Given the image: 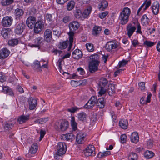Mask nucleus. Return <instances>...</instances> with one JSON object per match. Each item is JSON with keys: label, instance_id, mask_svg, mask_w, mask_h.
Segmentation results:
<instances>
[{"label": "nucleus", "instance_id": "obj_1", "mask_svg": "<svg viewBox=\"0 0 160 160\" xmlns=\"http://www.w3.org/2000/svg\"><path fill=\"white\" fill-rule=\"evenodd\" d=\"M80 24L79 22L77 21L72 22L69 24L70 31L68 33L69 36V41H70V45L68 48V51L71 49L73 42V36L74 34V32L78 30Z\"/></svg>", "mask_w": 160, "mask_h": 160}, {"label": "nucleus", "instance_id": "obj_2", "mask_svg": "<svg viewBox=\"0 0 160 160\" xmlns=\"http://www.w3.org/2000/svg\"><path fill=\"white\" fill-rule=\"evenodd\" d=\"M131 13V10L129 8H124L120 12L118 17L119 24L123 25L126 24L129 21Z\"/></svg>", "mask_w": 160, "mask_h": 160}, {"label": "nucleus", "instance_id": "obj_3", "mask_svg": "<svg viewBox=\"0 0 160 160\" xmlns=\"http://www.w3.org/2000/svg\"><path fill=\"white\" fill-rule=\"evenodd\" d=\"M90 58L92 60L89 64V71L91 73H93L98 70L99 62L97 59L99 58L98 55H92L90 56Z\"/></svg>", "mask_w": 160, "mask_h": 160}, {"label": "nucleus", "instance_id": "obj_4", "mask_svg": "<svg viewBox=\"0 0 160 160\" xmlns=\"http://www.w3.org/2000/svg\"><path fill=\"white\" fill-rule=\"evenodd\" d=\"M54 127L58 131H64L68 128V123L66 120H60L55 122Z\"/></svg>", "mask_w": 160, "mask_h": 160}, {"label": "nucleus", "instance_id": "obj_5", "mask_svg": "<svg viewBox=\"0 0 160 160\" xmlns=\"http://www.w3.org/2000/svg\"><path fill=\"white\" fill-rule=\"evenodd\" d=\"M119 43L116 40L108 42L106 45L105 48L109 52H111L118 48Z\"/></svg>", "mask_w": 160, "mask_h": 160}, {"label": "nucleus", "instance_id": "obj_6", "mask_svg": "<svg viewBox=\"0 0 160 160\" xmlns=\"http://www.w3.org/2000/svg\"><path fill=\"white\" fill-rule=\"evenodd\" d=\"M83 153L86 157L94 156L96 154L94 147L92 145H89L83 150Z\"/></svg>", "mask_w": 160, "mask_h": 160}, {"label": "nucleus", "instance_id": "obj_7", "mask_svg": "<svg viewBox=\"0 0 160 160\" xmlns=\"http://www.w3.org/2000/svg\"><path fill=\"white\" fill-rule=\"evenodd\" d=\"M57 152L60 155L65 153L67 150L66 144L64 142H59L57 146Z\"/></svg>", "mask_w": 160, "mask_h": 160}, {"label": "nucleus", "instance_id": "obj_8", "mask_svg": "<svg viewBox=\"0 0 160 160\" xmlns=\"http://www.w3.org/2000/svg\"><path fill=\"white\" fill-rule=\"evenodd\" d=\"M44 24L42 21L38 20L37 22L34 26V31L35 33H38L43 28Z\"/></svg>", "mask_w": 160, "mask_h": 160}, {"label": "nucleus", "instance_id": "obj_9", "mask_svg": "<svg viewBox=\"0 0 160 160\" xmlns=\"http://www.w3.org/2000/svg\"><path fill=\"white\" fill-rule=\"evenodd\" d=\"M136 29V27L131 23H129L127 25L126 33L128 38H131L135 31Z\"/></svg>", "mask_w": 160, "mask_h": 160}, {"label": "nucleus", "instance_id": "obj_10", "mask_svg": "<svg viewBox=\"0 0 160 160\" xmlns=\"http://www.w3.org/2000/svg\"><path fill=\"white\" fill-rule=\"evenodd\" d=\"M36 22V18L33 16H30L27 19L26 23L30 29H32Z\"/></svg>", "mask_w": 160, "mask_h": 160}, {"label": "nucleus", "instance_id": "obj_11", "mask_svg": "<svg viewBox=\"0 0 160 160\" xmlns=\"http://www.w3.org/2000/svg\"><path fill=\"white\" fill-rule=\"evenodd\" d=\"M13 21L12 18L11 17H5L2 21V25L4 27H8L11 26Z\"/></svg>", "mask_w": 160, "mask_h": 160}, {"label": "nucleus", "instance_id": "obj_12", "mask_svg": "<svg viewBox=\"0 0 160 160\" xmlns=\"http://www.w3.org/2000/svg\"><path fill=\"white\" fill-rule=\"evenodd\" d=\"M38 146L37 143H33L31 146L28 153L26 155V156L28 157H32V155L31 154L35 153L38 150Z\"/></svg>", "mask_w": 160, "mask_h": 160}, {"label": "nucleus", "instance_id": "obj_13", "mask_svg": "<svg viewBox=\"0 0 160 160\" xmlns=\"http://www.w3.org/2000/svg\"><path fill=\"white\" fill-rule=\"evenodd\" d=\"M25 27V24L22 22L19 23L17 26L15 32L17 34H21Z\"/></svg>", "mask_w": 160, "mask_h": 160}, {"label": "nucleus", "instance_id": "obj_14", "mask_svg": "<svg viewBox=\"0 0 160 160\" xmlns=\"http://www.w3.org/2000/svg\"><path fill=\"white\" fill-rule=\"evenodd\" d=\"M29 109L31 110H34L37 106V100L36 99L32 97L29 98L28 100Z\"/></svg>", "mask_w": 160, "mask_h": 160}, {"label": "nucleus", "instance_id": "obj_15", "mask_svg": "<svg viewBox=\"0 0 160 160\" xmlns=\"http://www.w3.org/2000/svg\"><path fill=\"white\" fill-rule=\"evenodd\" d=\"M82 53L81 50L76 49L72 52V57L74 59H79L82 57Z\"/></svg>", "mask_w": 160, "mask_h": 160}, {"label": "nucleus", "instance_id": "obj_16", "mask_svg": "<svg viewBox=\"0 0 160 160\" xmlns=\"http://www.w3.org/2000/svg\"><path fill=\"white\" fill-rule=\"evenodd\" d=\"M52 32L49 29H47L45 31L44 33V37L47 42H50L52 38Z\"/></svg>", "mask_w": 160, "mask_h": 160}, {"label": "nucleus", "instance_id": "obj_17", "mask_svg": "<svg viewBox=\"0 0 160 160\" xmlns=\"http://www.w3.org/2000/svg\"><path fill=\"white\" fill-rule=\"evenodd\" d=\"M24 13V12L23 10L17 8L15 10V15L16 19H20L22 18Z\"/></svg>", "mask_w": 160, "mask_h": 160}, {"label": "nucleus", "instance_id": "obj_18", "mask_svg": "<svg viewBox=\"0 0 160 160\" xmlns=\"http://www.w3.org/2000/svg\"><path fill=\"white\" fill-rule=\"evenodd\" d=\"M77 115L78 120L82 122L86 121L88 118V115L85 112H79Z\"/></svg>", "mask_w": 160, "mask_h": 160}, {"label": "nucleus", "instance_id": "obj_19", "mask_svg": "<svg viewBox=\"0 0 160 160\" xmlns=\"http://www.w3.org/2000/svg\"><path fill=\"white\" fill-rule=\"evenodd\" d=\"M86 136L85 134L82 133H78L76 137V140L79 144H81L84 142V140L85 137Z\"/></svg>", "mask_w": 160, "mask_h": 160}, {"label": "nucleus", "instance_id": "obj_20", "mask_svg": "<svg viewBox=\"0 0 160 160\" xmlns=\"http://www.w3.org/2000/svg\"><path fill=\"white\" fill-rule=\"evenodd\" d=\"M108 5V3L107 1L102 0L98 4V8L99 10L103 11L107 8Z\"/></svg>", "mask_w": 160, "mask_h": 160}, {"label": "nucleus", "instance_id": "obj_21", "mask_svg": "<svg viewBox=\"0 0 160 160\" xmlns=\"http://www.w3.org/2000/svg\"><path fill=\"white\" fill-rule=\"evenodd\" d=\"M29 119V115H21L19 116L18 119V121L20 124L25 123Z\"/></svg>", "mask_w": 160, "mask_h": 160}, {"label": "nucleus", "instance_id": "obj_22", "mask_svg": "<svg viewBox=\"0 0 160 160\" xmlns=\"http://www.w3.org/2000/svg\"><path fill=\"white\" fill-rule=\"evenodd\" d=\"M10 53L9 51L6 48L2 49L1 52V59H4L7 57Z\"/></svg>", "mask_w": 160, "mask_h": 160}, {"label": "nucleus", "instance_id": "obj_23", "mask_svg": "<svg viewBox=\"0 0 160 160\" xmlns=\"http://www.w3.org/2000/svg\"><path fill=\"white\" fill-rule=\"evenodd\" d=\"M131 142L136 143L139 141V136L138 133L136 132L132 133L130 137Z\"/></svg>", "mask_w": 160, "mask_h": 160}, {"label": "nucleus", "instance_id": "obj_24", "mask_svg": "<svg viewBox=\"0 0 160 160\" xmlns=\"http://www.w3.org/2000/svg\"><path fill=\"white\" fill-rule=\"evenodd\" d=\"M42 38L40 37H36L34 40V44H32V47H35L36 48L38 47L40 44L42 43Z\"/></svg>", "mask_w": 160, "mask_h": 160}, {"label": "nucleus", "instance_id": "obj_25", "mask_svg": "<svg viewBox=\"0 0 160 160\" xmlns=\"http://www.w3.org/2000/svg\"><path fill=\"white\" fill-rule=\"evenodd\" d=\"M159 4L157 2H154L152 5V12L155 14H157L159 11Z\"/></svg>", "mask_w": 160, "mask_h": 160}, {"label": "nucleus", "instance_id": "obj_26", "mask_svg": "<svg viewBox=\"0 0 160 160\" xmlns=\"http://www.w3.org/2000/svg\"><path fill=\"white\" fill-rule=\"evenodd\" d=\"M92 8L91 6H89L87 8L85 9L82 14L83 17L84 18H88L90 14L91 11H92Z\"/></svg>", "mask_w": 160, "mask_h": 160}, {"label": "nucleus", "instance_id": "obj_27", "mask_svg": "<svg viewBox=\"0 0 160 160\" xmlns=\"http://www.w3.org/2000/svg\"><path fill=\"white\" fill-rule=\"evenodd\" d=\"M119 125L123 129H127L128 126V122L127 120L126 119H121L119 122Z\"/></svg>", "mask_w": 160, "mask_h": 160}, {"label": "nucleus", "instance_id": "obj_28", "mask_svg": "<svg viewBox=\"0 0 160 160\" xmlns=\"http://www.w3.org/2000/svg\"><path fill=\"white\" fill-rule=\"evenodd\" d=\"M105 104V102L104 99L103 98H99L96 103L97 106L100 108H103Z\"/></svg>", "mask_w": 160, "mask_h": 160}, {"label": "nucleus", "instance_id": "obj_29", "mask_svg": "<svg viewBox=\"0 0 160 160\" xmlns=\"http://www.w3.org/2000/svg\"><path fill=\"white\" fill-rule=\"evenodd\" d=\"M62 139L64 140L69 141L72 140L74 138V135L71 133H68L62 135L61 136Z\"/></svg>", "mask_w": 160, "mask_h": 160}, {"label": "nucleus", "instance_id": "obj_30", "mask_svg": "<svg viewBox=\"0 0 160 160\" xmlns=\"http://www.w3.org/2000/svg\"><path fill=\"white\" fill-rule=\"evenodd\" d=\"M115 85L113 84H109L108 85V91L109 95L112 96L115 92Z\"/></svg>", "mask_w": 160, "mask_h": 160}, {"label": "nucleus", "instance_id": "obj_31", "mask_svg": "<svg viewBox=\"0 0 160 160\" xmlns=\"http://www.w3.org/2000/svg\"><path fill=\"white\" fill-rule=\"evenodd\" d=\"M101 30V28L99 26H95L93 28L92 34L94 36L98 35Z\"/></svg>", "mask_w": 160, "mask_h": 160}, {"label": "nucleus", "instance_id": "obj_32", "mask_svg": "<svg viewBox=\"0 0 160 160\" xmlns=\"http://www.w3.org/2000/svg\"><path fill=\"white\" fill-rule=\"evenodd\" d=\"M69 43V45L70 42H69L68 41L60 42L58 45V47L60 49H64L67 47Z\"/></svg>", "mask_w": 160, "mask_h": 160}, {"label": "nucleus", "instance_id": "obj_33", "mask_svg": "<svg viewBox=\"0 0 160 160\" xmlns=\"http://www.w3.org/2000/svg\"><path fill=\"white\" fill-rule=\"evenodd\" d=\"M154 155V153L152 151L149 150L146 151L144 153V157L147 159L152 158Z\"/></svg>", "mask_w": 160, "mask_h": 160}, {"label": "nucleus", "instance_id": "obj_34", "mask_svg": "<svg viewBox=\"0 0 160 160\" xmlns=\"http://www.w3.org/2000/svg\"><path fill=\"white\" fill-rule=\"evenodd\" d=\"M19 39H12L9 40L8 41V44L9 45L12 46H14L17 45L19 42Z\"/></svg>", "mask_w": 160, "mask_h": 160}, {"label": "nucleus", "instance_id": "obj_35", "mask_svg": "<svg viewBox=\"0 0 160 160\" xmlns=\"http://www.w3.org/2000/svg\"><path fill=\"white\" fill-rule=\"evenodd\" d=\"M75 3L74 1L71 0L68 2L67 6V9L68 11H71L74 8Z\"/></svg>", "mask_w": 160, "mask_h": 160}, {"label": "nucleus", "instance_id": "obj_36", "mask_svg": "<svg viewBox=\"0 0 160 160\" xmlns=\"http://www.w3.org/2000/svg\"><path fill=\"white\" fill-rule=\"evenodd\" d=\"M108 83V81L105 78H101L99 81V86L101 88H104Z\"/></svg>", "mask_w": 160, "mask_h": 160}, {"label": "nucleus", "instance_id": "obj_37", "mask_svg": "<svg viewBox=\"0 0 160 160\" xmlns=\"http://www.w3.org/2000/svg\"><path fill=\"white\" fill-rule=\"evenodd\" d=\"M142 23L144 25H146L148 24L149 19L146 14L143 15L142 18Z\"/></svg>", "mask_w": 160, "mask_h": 160}, {"label": "nucleus", "instance_id": "obj_38", "mask_svg": "<svg viewBox=\"0 0 160 160\" xmlns=\"http://www.w3.org/2000/svg\"><path fill=\"white\" fill-rule=\"evenodd\" d=\"M95 104L90 99L84 105V107L85 108L89 109L93 107Z\"/></svg>", "mask_w": 160, "mask_h": 160}, {"label": "nucleus", "instance_id": "obj_39", "mask_svg": "<svg viewBox=\"0 0 160 160\" xmlns=\"http://www.w3.org/2000/svg\"><path fill=\"white\" fill-rule=\"evenodd\" d=\"M71 122L72 129L73 130L75 131L77 129V123L75 122L74 117H72Z\"/></svg>", "mask_w": 160, "mask_h": 160}, {"label": "nucleus", "instance_id": "obj_40", "mask_svg": "<svg viewBox=\"0 0 160 160\" xmlns=\"http://www.w3.org/2000/svg\"><path fill=\"white\" fill-rule=\"evenodd\" d=\"M129 160H137L138 159V155L134 152H131L128 156Z\"/></svg>", "mask_w": 160, "mask_h": 160}, {"label": "nucleus", "instance_id": "obj_41", "mask_svg": "<svg viewBox=\"0 0 160 160\" xmlns=\"http://www.w3.org/2000/svg\"><path fill=\"white\" fill-rule=\"evenodd\" d=\"M9 29L4 28L1 31V34L4 38H6L8 37Z\"/></svg>", "mask_w": 160, "mask_h": 160}, {"label": "nucleus", "instance_id": "obj_42", "mask_svg": "<svg viewBox=\"0 0 160 160\" xmlns=\"http://www.w3.org/2000/svg\"><path fill=\"white\" fill-rule=\"evenodd\" d=\"M44 16L45 20L47 21V22H52V21L53 18L52 14L46 13L44 15Z\"/></svg>", "mask_w": 160, "mask_h": 160}, {"label": "nucleus", "instance_id": "obj_43", "mask_svg": "<svg viewBox=\"0 0 160 160\" xmlns=\"http://www.w3.org/2000/svg\"><path fill=\"white\" fill-rule=\"evenodd\" d=\"M34 65V68L35 69H38L40 71H42V70L40 69L41 68V65L40 64V62L36 60L33 62Z\"/></svg>", "mask_w": 160, "mask_h": 160}, {"label": "nucleus", "instance_id": "obj_44", "mask_svg": "<svg viewBox=\"0 0 160 160\" xmlns=\"http://www.w3.org/2000/svg\"><path fill=\"white\" fill-rule=\"evenodd\" d=\"M14 2L13 0H2L1 4L2 6L8 5Z\"/></svg>", "mask_w": 160, "mask_h": 160}, {"label": "nucleus", "instance_id": "obj_45", "mask_svg": "<svg viewBox=\"0 0 160 160\" xmlns=\"http://www.w3.org/2000/svg\"><path fill=\"white\" fill-rule=\"evenodd\" d=\"M87 49L88 52H92L94 50V48L93 44L91 43H88L86 44Z\"/></svg>", "mask_w": 160, "mask_h": 160}, {"label": "nucleus", "instance_id": "obj_46", "mask_svg": "<svg viewBox=\"0 0 160 160\" xmlns=\"http://www.w3.org/2000/svg\"><path fill=\"white\" fill-rule=\"evenodd\" d=\"M82 14L81 11L79 9H76L74 12V15L77 18H80L81 17Z\"/></svg>", "mask_w": 160, "mask_h": 160}, {"label": "nucleus", "instance_id": "obj_47", "mask_svg": "<svg viewBox=\"0 0 160 160\" xmlns=\"http://www.w3.org/2000/svg\"><path fill=\"white\" fill-rule=\"evenodd\" d=\"M13 124L11 122L6 123L3 126L4 129L8 130L13 127Z\"/></svg>", "mask_w": 160, "mask_h": 160}, {"label": "nucleus", "instance_id": "obj_48", "mask_svg": "<svg viewBox=\"0 0 160 160\" xmlns=\"http://www.w3.org/2000/svg\"><path fill=\"white\" fill-rule=\"evenodd\" d=\"M36 12V9L34 8H32L27 12V14H28L30 16H33L35 14Z\"/></svg>", "mask_w": 160, "mask_h": 160}, {"label": "nucleus", "instance_id": "obj_49", "mask_svg": "<svg viewBox=\"0 0 160 160\" xmlns=\"http://www.w3.org/2000/svg\"><path fill=\"white\" fill-rule=\"evenodd\" d=\"M156 44V42H152L149 41H145L144 42V44L147 46L151 47Z\"/></svg>", "mask_w": 160, "mask_h": 160}, {"label": "nucleus", "instance_id": "obj_50", "mask_svg": "<svg viewBox=\"0 0 160 160\" xmlns=\"http://www.w3.org/2000/svg\"><path fill=\"white\" fill-rule=\"evenodd\" d=\"M80 109V108L75 107L68 109L67 110L69 112H71L72 113H73L76 111H79Z\"/></svg>", "mask_w": 160, "mask_h": 160}, {"label": "nucleus", "instance_id": "obj_51", "mask_svg": "<svg viewBox=\"0 0 160 160\" xmlns=\"http://www.w3.org/2000/svg\"><path fill=\"white\" fill-rule=\"evenodd\" d=\"M128 62V61L123 60L122 61L119 62L118 67L119 68L123 67L127 64Z\"/></svg>", "mask_w": 160, "mask_h": 160}, {"label": "nucleus", "instance_id": "obj_52", "mask_svg": "<svg viewBox=\"0 0 160 160\" xmlns=\"http://www.w3.org/2000/svg\"><path fill=\"white\" fill-rule=\"evenodd\" d=\"M107 91L106 89L104 88L101 87V89L98 92V96H101L105 94Z\"/></svg>", "mask_w": 160, "mask_h": 160}, {"label": "nucleus", "instance_id": "obj_53", "mask_svg": "<svg viewBox=\"0 0 160 160\" xmlns=\"http://www.w3.org/2000/svg\"><path fill=\"white\" fill-rule=\"evenodd\" d=\"M108 14V12L107 11H106L103 12L99 13L98 17L102 19L105 18Z\"/></svg>", "mask_w": 160, "mask_h": 160}, {"label": "nucleus", "instance_id": "obj_54", "mask_svg": "<svg viewBox=\"0 0 160 160\" xmlns=\"http://www.w3.org/2000/svg\"><path fill=\"white\" fill-rule=\"evenodd\" d=\"M127 136L125 134H123L121 136V142L122 143H124L126 141Z\"/></svg>", "mask_w": 160, "mask_h": 160}, {"label": "nucleus", "instance_id": "obj_55", "mask_svg": "<svg viewBox=\"0 0 160 160\" xmlns=\"http://www.w3.org/2000/svg\"><path fill=\"white\" fill-rule=\"evenodd\" d=\"M71 84L73 87H76L80 85V84L78 81L72 80L71 81Z\"/></svg>", "mask_w": 160, "mask_h": 160}, {"label": "nucleus", "instance_id": "obj_56", "mask_svg": "<svg viewBox=\"0 0 160 160\" xmlns=\"http://www.w3.org/2000/svg\"><path fill=\"white\" fill-rule=\"evenodd\" d=\"M153 143L152 140H149L147 142V147L148 148H151L153 147Z\"/></svg>", "mask_w": 160, "mask_h": 160}, {"label": "nucleus", "instance_id": "obj_57", "mask_svg": "<svg viewBox=\"0 0 160 160\" xmlns=\"http://www.w3.org/2000/svg\"><path fill=\"white\" fill-rule=\"evenodd\" d=\"M139 88L141 90H144L145 89V83L144 82H142L138 84Z\"/></svg>", "mask_w": 160, "mask_h": 160}, {"label": "nucleus", "instance_id": "obj_58", "mask_svg": "<svg viewBox=\"0 0 160 160\" xmlns=\"http://www.w3.org/2000/svg\"><path fill=\"white\" fill-rule=\"evenodd\" d=\"M77 71L78 73L81 75H83L85 74V72L84 69L81 67L78 68L77 69Z\"/></svg>", "mask_w": 160, "mask_h": 160}, {"label": "nucleus", "instance_id": "obj_59", "mask_svg": "<svg viewBox=\"0 0 160 160\" xmlns=\"http://www.w3.org/2000/svg\"><path fill=\"white\" fill-rule=\"evenodd\" d=\"M9 81L10 82H11L13 83H16L17 79L14 76H13L12 77H10L9 78Z\"/></svg>", "mask_w": 160, "mask_h": 160}, {"label": "nucleus", "instance_id": "obj_60", "mask_svg": "<svg viewBox=\"0 0 160 160\" xmlns=\"http://www.w3.org/2000/svg\"><path fill=\"white\" fill-rule=\"evenodd\" d=\"M1 82H3L6 81V77L5 74L2 73V72H1Z\"/></svg>", "mask_w": 160, "mask_h": 160}, {"label": "nucleus", "instance_id": "obj_61", "mask_svg": "<svg viewBox=\"0 0 160 160\" xmlns=\"http://www.w3.org/2000/svg\"><path fill=\"white\" fill-rule=\"evenodd\" d=\"M137 30L136 31V32L137 33H139L140 34H141L142 33V32L141 31V28L140 25V24L138 22L137 23Z\"/></svg>", "mask_w": 160, "mask_h": 160}, {"label": "nucleus", "instance_id": "obj_62", "mask_svg": "<svg viewBox=\"0 0 160 160\" xmlns=\"http://www.w3.org/2000/svg\"><path fill=\"white\" fill-rule=\"evenodd\" d=\"M10 90L9 89V88L8 87H4L2 88V92L5 93H8Z\"/></svg>", "mask_w": 160, "mask_h": 160}, {"label": "nucleus", "instance_id": "obj_63", "mask_svg": "<svg viewBox=\"0 0 160 160\" xmlns=\"http://www.w3.org/2000/svg\"><path fill=\"white\" fill-rule=\"evenodd\" d=\"M145 2L146 5L145 7L143 9L144 10L147 9L148 8L150 5L151 4V1L150 0H149L147 2L145 1Z\"/></svg>", "mask_w": 160, "mask_h": 160}, {"label": "nucleus", "instance_id": "obj_64", "mask_svg": "<svg viewBox=\"0 0 160 160\" xmlns=\"http://www.w3.org/2000/svg\"><path fill=\"white\" fill-rule=\"evenodd\" d=\"M40 120L41 124H42L47 122L48 120V118H40Z\"/></svg>", "mask_w": 160, "mask_h": 160}]
</instances>
